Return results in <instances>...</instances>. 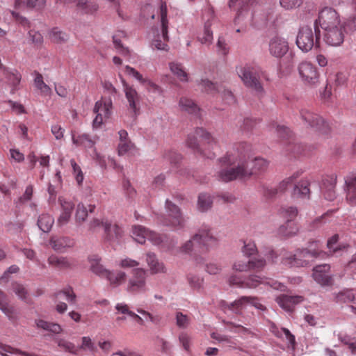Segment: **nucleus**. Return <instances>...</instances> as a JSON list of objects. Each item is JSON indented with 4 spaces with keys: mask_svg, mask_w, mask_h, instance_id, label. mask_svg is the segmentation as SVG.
<instances>
[{
    "mask_svg": "<svg viewBox=\"0 0 356 356\" xmlns=\"http://www.w3.org/2000/svg\"><path fill=\"white\" fill-rule=\"evenodd\" d=\"M303 0H280V3L286 10L298 8L302 5Z\"/></svg>",
    "mask_w": 356,
    "mask_h": 356,
    "instance_id": "69168bd1",
    "label": "nucleus"
},
{
    "mask_svg": "<svg viewBox=\"0 0 356 356\" xmlns=\"http://www.w3.org/2000/svg\"><path fill=\"white\" fill-rule=\"evenodd\" d=\"M132 237L136 241L140 244L145 243L146 239L149 240L154 245H159L163 242L161 236L142 225L133 226Z\"/></svg>",
    "mask_w": 356,
    "mask_h": 356,
    "instance_id": "f3484780",
    "label": "nucleus"
},
{
    "mask_svg": "<svg viewBox=\"0 0 356 356\" xmlns=\"http://www.w3.org/2000/svg\"><path fill=\"white\" fill-rule=\"evenodd\" d=\"M48 264L59 269H65L70 267V264L66 257H58L52 254L48 258Z\"/></svg>",
    "mask_w": 356,
    "mask_h": 356,
    "instance_id": "de8ad7c7",
    "label": "nucleus"
},
{
    "mask_svg": "<svg viewBox=\"0 0 356 356\" xmlns=\"http://www.w3.org/2000/svg\"><path fill=\"white\" fill-rule=\"evenodd\" d=\"M123 86L129 108L132 110L134 114H137L139 111L140 95L135 88L127 83L123 82Z\"/></svg>",
    "mask_w": 356,
    "mask_h": 356,
    "instance_id": "cd10ccee",
    "label": "nucleus"
},
{
    "mask_svg": "<svg viewBox=\"0 0 356 356\" xmlns=\"http://www.w3.org/2000/svg\"><path fill=\"white\" fill-rule=\"evenodd\" d=\"M318 252L316 250L310 251L307 249L298 250L296 254H292L285 250H281L279 254L273 250H270L267 254V258L272 262H276L278 257H281V262L287 266H304L309 261L310 259L316 257Z\"/></svg>",
    "mask_w": 356,
    "mask_h": 356,
    "instance_id": "20e7f679",
    "label": "nucleus"
},
{
    "mask_svg": "<svg viewBox=\"0 0 356 356\" xmlns=\"http://www.w3.org/2000/svg\"><path fill=\"white\" fill-rule=\"evenodd\" d=\"M146 271L140 268L132 270V275L128 280L126 290L132 294L143 293L147 291Z\"/></svg>",
    "mask_w": 356,
    "mask_h": 356,
    "instance_id": "ddd939ff",
    "label": "nucleus"
},
{
    "mask_svg": "<svg viewBox=\"0 0 356 356\" xmlns=\"http://www.w3.org/2000/svg\"><path fill=\"white\" fill-rule=\"evenodd\" d=\"M300 172H296L291 177L281 181L277 188H264V195L270 198L280 193H284L288 188L293 187V195L294 197H305L309 195L310 190L309 183L307 180H302L296 184L297 179L300 177Z\"/></svg>",
    "mask_w": 356,
    "mask_h": 356,
    "instance_id": "7ed1b4c3",
    "label": "nucleus"
},
{
    "mask_svg": "<svg viewBox=\"0 0 356 356\" xmlns=\"http://www.w3.org/2000/svg\"><path fill=\"white\" fill-rule=\"evenodd\" d=\"M244 85L251 88L257 95L262 96L264 89L260 82L261 71L259 67L245 65L236 69Z\"/></svg>",
    "mask_w": 356,
    "mask_h": 356,
    "instance_id": "0eeeda50",
    "label": "nucleus"
},
{
    "mask_svg": "<svg viewBox=\"0 0 356 356\" xmlns=\"http://www.w3.org/2000/svg\"><path fill=\"white\" fill-rule=\"evenodd\" d=\"M49 244L57 252H64L66 248L73 246L74 241L67 236H53L51 237Z\"/></svg>",
    "mask_w": 356,
    "mask_h": 356,
    "instance_id": "c756f323",
    "label": "nucleus"
},
{
    "mask_svg": "<svg viewBox=\"0 0 356 356\" xmlns=\"http://www.w3.org/2000/svg\"><path fill=\"white\" fill-rule=\"evenodd\" d=\"M305 300L302 296H288L282 294L276 298L277 304L285 311L292 312L296 305Z\"/></svg>",
    "mask_w": 356,
    "mask_h": 356,
    "instance_id": "393cba45",
    "label": "nucleus"
},
{
    "mask_svg": "<svg viewBox=\"0 0 356 356\" xmlns=\"http://www.w3.org/2000/svg\"><path fill=\"white\" fill-rule=\"evenodd\" d=\"M90 270L95 275L105 277L108 270L106 269L101 264V258L98 255H91L88 257Z\"/></svg>",
    "mask_w": 356,
    "mask_h": 356,
    "instance_id": "72a5a7b5",
    "label": "nucleus"
},
{
    "mask_svg": "<svg viewBox=\"0 0 356 356\" xmlns=\"http://www.w3.org/2000/svg\"><path fill=\"white\" fill-rule=\"evenodd\" d=\"M125 72L129 75H132L135 79H136L141 84L144 85L149 90H152L154 92L159 90V86L152 82L150 80L147 79H145L143 77L142 74H140L137 70L134 68L127 65L125 67Z\"/></svg>",
    "mask_w": 356,
    "mask_h": 356,
    "instance_id": "473e14b6",
    "label": "nucleus"
},
{
    "mask_svg": "<svg viewBox=\"0 0 356 356\" xmlns=\"http://www.w3.org/2000/svg\"><path fill=\"white\" fill-rule=\"evenodd\" d=\"M265 265L266 261L260 258L249 259L248 261L238 260L234 264L233 268L239 272L248 270L259 271L264 268Z\"/></svg>",
    "mask_w": 356,
    "mask_h": 356,
    "instance_id": "5701e85b",
    "label": "nucleus"
},
{
    "mask_svg": "<svg viewBox=\"0 0 356 356\" xmlns=\"http://www.w3.org/2000/svg\"><path fill=\"white\" fill-rule=\"evenodd\" d=\"M270 130L277 134V136L282 140H289L284 147V154L286 156H298L305 154V147L302 144L296 143L291 139V132L289 129L283 125L273 124Z\"/></svg>",
    "mask_w": 356,
    "mask_h": 356,
    "instance_id": "1a4fd4ad",
    "label": "nucleus"
},
{
    "mask_svg": "<svg viewBox=\"0 0 356 356\" xmlns=\"http://www.w3.org/2000/svg\"><path fill=\"white\" fill-rule=\"evenodd\" d=\"M71 165L73 169V173L75 176L76 181L77 184L81 186L83 181V174L80 166L76 163L74 159L70 161Z\"/></svg>",
    "mask_w": 356,
    "mask_h": 356,
    "instance_id": "bf43d9fd",
    "label": "nucleus"
},
{
    "mask_svg": "<svg viewBox=\"0 0 356 356\" xmlns=\"http://www.w3.org/2000/svg\"><path fill=\"white\" fill-rule=\"evenodd\" d=\"M58 346L64 350L70 353L76 355L78 353V348L76 347L73 343L64 339H60L58 340Z\"/></svg>",
    "mask_w": 356,
    "mask_h": 356,
    "instance_id": "6e6d98bb",
    "label": "nucleus"
},
{
    "mask_svg": "<svg viewBox=\"0 0 356 356\" xmlns=\"http://www.w3.org/2000/svg\"><path fill=\"white\" fill-rule=\"evenodd\" d=\"M179 106L181 111L195 116H197L200 111L199 106L193 100L187 97H181L179 100Z\"/></svg>",
    "mask_w": 356,
    "mask_h": 356,
    "instance_id": "a19ab883",
    "label": "nucleus"
},
{
    "mask_svg": "<svg viewBox=\"0 0 356 356\" xmlns=\"http://www.w3.org/2000/svg\"><path fill=\"white\" fill-rule=\"evenodd\" d=\"M319 30L315 29L314 32L309 26H302L297 35L296 44L304 52L309 51L316 45L319 46Z\"/></svg>",
    "mask_w": 356,
    "mask_h": 356,
    "instance_id": "9d476101",
    "label": "nucleus"
},
{
    "mask_svg": "<svg viewBox=\"0 0 356 356\" xmlns=\"http://www.w3.org/2000/svg\"><path fill=\"white\" fill-rule=\"evenodd\" d=\"M56 2L64 4L75 3L77 8L86 14H93L99 8L96 0H56Z\"/></svg>",
    "mask_w": 356,
    "mask_h": 356,
    "instance_id": "b1692460",
    "label": "nucleus"
},
{
    "mask_svg": "<svg viewBox=\"0 0 356 356\" xmlns=\"http://www.w3.org/2000/svg\"><path fill=\"white\" fill-rule=\"evenodd\" d=\"M212 197L209 194L201 193L198 197L197 207L201 211H206L211 207Z\"/></svg>",
    "mask_w": 356,
    "mask_h": 356,
    "instance_id": "8fccbe9b",
    "label": "nucleus"
},
{
    "mask_svg": "<svg viewBox=\"0 0 356 356\" xmlns=\"http://www.w3.org/2000/svg\"><path fill=\"white\" fill-rule=\"evenodd\" d=\"M33 84L42 96H51V88L44 83L42 75L37 71L34 72Z\"/></svg>",
    "mask_w": 356,
    "mask_h": 356,
    "instance_id": "e433bc0d",
    "label": "nucleus"
},
{
    "mask_svg": "<svg viewBox=\"0 0 356 356\" xmlns=\"http://www.w3.org/2000/svg\"><path fill=\"white\" fill-rule=\"evenodd\" d=\"M289 45L286 39L275 35L269 41L268 50L271 56L275 58H282L289 51Z\"/></svg>",
    "mask_w": 356,
    "mask_h": 356,
    "instance_id": "aec40b11",
    "label": "nucleus"
},
{
    "mask_svg": "<svg viewBox=\"0 0 356 356\" xmlns=\"http://www.w3.org/2000/svg\"><path fill=\"white\" fill-rule=\"evenodd\" d=\"M327 183H328L327 188H323V195L326 200L329 201H332L336 196L334 188L337 184V176L332 175L331 177L325 179L323 180V186L325 187Z\"/></svg>",
    "mask_w": 356,
    "mask_h": 356,
    "instance_id": "58836bf2",
    "label": "nucleus"
},
{
    "mask_svg": "<svg viewBox=\"0 0 356 356\" xmlns=\"http://www.w3.org/2000/svg\"><path fill=\"white\" fill-rule=\"evenodd\" d=\"M105 277L109 282L111 286L117 287L125 282L127 275L124 272L121 270H117L115 272L108 270Z\"/></svg>",
    "mask_w": 356,
    "mask_h": 356,
    "instance_id": "79ce46f5",
    "label": "nucleus"
},
{
    "mask_svg": "<svg viewBox=\"0 0 356 356\" xmlns=\"http://www.w3.org/2000/svg\"><path fill=\"white\" fill-rule=\"evenodd\" d=\"M186 143L195 153L210 159L216 157V152L210 149H218L216 139L202 128H197L193 133L188 134Z\"/></svg>",
    "mask_w": 356,
    "mask_h": 356,
    "instance_id": "f03ea898",
    "label": "nucleus"
},
{
    "mask_svg": "<svg viewBox=\"0 0 356 356\" xmlns=\"http://www.w3.org/2000/svg\"><path fill=\"white\" fill-rule=\"evenodd\" d=\"M95 209V205L89 204L87 207L83 203L78 204L75 213V221L77 224L81 225L86 221L88 213H93Z\"/></svg>",
    "mask_w": 356,
    "mask_h": 356,
    "instance_id": "c9c22d12",
    "label": "nucleus"
},
{
    "mask_svg": "<svg viewBox=\"0 0 356 356\" xmlns=\"http://www.w3.org/2000/svg\"><path fill=\"white\" fill-rule=\"evenodd\" d=\"M201 85L208 93L213 94L216 92L220 93L226 104H232L235 102V97L233 93L230 90H227L222 84L216 85L209 80H202Z\"/></svg>",
    "mask_w": 356,
    "mask_h": 356,
    "instance_id": "a211bd4d",
    "label": "nucleus"
},
{
    "mask_svg": "<svg viewBox=\"0 0 356 356\" xmlns=\"http://www.w3.org/2000/svg\"><path fill=\"white\" fill-rule=\"evenodd\" d=\"M93 111L101 114L106 118H109L112 113V101L110 98H102L95 103Z\"/></svg>",
    "mask_w": 356,
    "mask_h": 356,
    "instance_id": "2f4dec72",
    "label": "nucleus"
},
{
    "mask_svg": "<svg viewBox=\"0 0 356 356\" xmlns=\"http://www.w3.org/2000/svg\"><path fill=\"white\" fill-rule=\"evenodd\" d=\"M104 233L105 237L108 241H117L122 234V230L120 227L116 224H112L108 222L107 224H104Z\"/></svg>",
    "mask_w": 356,
    "mask_h": 356,
    "instance_id": "4c0bfd02",
    "label": "nucleus"
},
{
    "mask_svg": "<svg viewBox=\"0 0 356 356\" xmlns=\"http://www.w3.org/2000/svg\"><path fill=\"white\" fill-rule=\"evenodd\" d=\"M216 243L217 239L209 229H202L181 247V251L184 253L193 250L199 252H207L209 248L214 246Z\"/></svg>",
    "mask_w": 356,
    "mask_h": 356,
    "instance_id": "423d86ee",
    "label": "nucleus"
},
{
    "mask_svg": "<svg viewBox=\"0 0 356 356\" xmlns=\"http://www.w3.org/2000/svg\"><path fill=\"white\" fill-rule=\"evenodd\" d=\"M229 283L231 285H236L239 287H248V288H255L259 284L264 283L263 278L257 276V275H251L247 280V281L243 282L241 279L232 276L229 278Z\"/></svg>",
    "mask_w": 356,
    "mask_h": 356,
    "instance_id": "7c9ffc66",
    "label": "nucleus"
},
{
    "mask_svg": "<svg viewBox=\"0 0 356 356\" xmlns=\"http://www.w3.org/2000/svg\"><path fill=\"white\" fill-rule=\"evenodd\" d=\"M58 202L62 209L61 212L69 213L72 214V211L74 207V204L72 202L67 200L63 197H60L58 198Z\"/></svg>",
    "mask_w": 356,
    "mask_h": 356,
    "instance_id": "e2e57ef3",
    "label": "nucleus"
},
{
    "mask_svg": "<svg viewBox=\"0 0 356 356\" xmlns=\"http://www.w3.org/2000/svg\"><path fill=\"white\" fill-rule=\"evenodd\" d=\"M280 215L286 221L295 222L298 215V209L293 207H285L280 209Z\"/></svg>",
    "mask_w": 356,
    "mask_h": 356,
    "instance_id": "603ef678",
    "label": "nucleus"
},
{
    "mask_svg": "<svg viewBox=\"0 0 356 356\" xmlns=\"http://www.w3.org/2000/svg\"><path fill=\"white\" fill-rule=\"evenodd\" d=\"M355 300V295L353 289H343L341 291L334 294V301L337 303L350 302Z\"/></svg>",
    "mask_w": 356,
    "mask_h": 356,
    "instance_id": "a18cd8bd",
    "label": "nucleus"
},
{
    "mask_svg": "<svg viewBox=\"0 0 356 356\" xmlns=\"http://www.w3.org/2000/svg\"><path fill=\"white\" fill-rule=\"evenodd\" d=\"M13 290L20 299L25 301L26 300L28 292L22 284L17 282L13 283Z\"/></svg>",
    "mask_w": 356,
    "mask_h": 356,
    "instance_id": "052dcab7",
    "label": "nucleus"
},
{
    "mask_svg": "<svg viewBox=\"0 0 356 356\" xmlns=\"http://www.w3.org/2000/svg\"><path fill=\"white\" fill-rule=\"evenodd\" d=\"M108 221L104 219L92 218L88 224V230L94 232L99 227H103L104 229V224H107Z\"/></svg>",
    "mask_w": 356,
    "mask_h": 356,
    "instance_id": "680f3d73",
    "label": "nucleus"
},
{
    "mask_svg": "<svg viewBox=\"0 0 356 356\" xmlns=\"http://www.w3.org/2000/svg\"><path fill=\"white\" fill-rule=\"evenodd\" d=\"M248 305H250L261 310L266 309V307L259 302L258 298L248 296H243L238 300L231 303L229 306V309L232 310L236 314H240Z\"/></svg>",
    "mask_w": 356,
    "mask_h": 356,
    "instance_id": "4be33fe9",
    "label": "nucleus"
},
{
    "mask_svg": "<svg viewBox=\"0 0 356 356\" xmlns=\"http://www.w3.org/2000/svg\"><path fill=\"white\" fill-rule=\"evenodd\" d=\"M225 323L232 332L241 334H249L250 332L248 328L242 326L241 325L235 324L229 321L225 322Z\"/></svg>",
    "mask_w": 356,
    "mask_h": 356,
    "instance_id": "0e129e2a",
    "label": "nucleus"
},
{
    "mask_svg": "<svg viewBox=\"0 0 356 356\" xmlns=\"http://www.w3.org/2000/svg\"><path fill=\"white\" fill-rule=\"evenodd\" d=\"M54 222V218L49 214L44 213L39 216L38 225L44 232H49Z\"/></svg>",
    "mask_w": 356,
    "mask_h": 356,
    "instance_id": "49530a36",
    "label": "nucleus"
},
{
    "mask_svg": "<svg viewBox=\"0 0 356 356\" xmlns=\"http://www.w3.org/2000/svg\"><path fill=\"white\" fill-rule=\"evenodd\" d=\"M299 74L306 83L315 85L318 82L319 73L316 67L310 62L303 61L298 66Z\"/></svg>",
    "mask_w": 356,
    "mask_h": 356,
    "instance_id": "6ab92c4d",
    "label": "nucleus"
},
{
    "mask_svg": "<svg viewBox=\"0 0 356 356\" xmlns=\"http://www.w3.org/2000/svg\"><path fill=\"white\" fill-rule=\"evenodd\" d=\"M72 139L74 145L84 148H92L96 143L95 139L87 134H73Z\"/></svg>",
    "mask_w": 356,
    "mask_h": 356,
    "instance_id": "f704fd0d",
    "label": "nucleus"
},
{
    "mask_svg": "<svg viewBox=\"0 0 356 356\" xmlns=\"http://www.w3.org/2000/svg\"><path fill=\"white\" fill-rule=\"evenodd\" d=\"M165 208L168 212V218L161 216L159 221L161 225L179 229L184 227L185 220L182 217L180 209L175 204L169 200L165 202Z\"/></svg>",
    "mask_w": 356,
    "mask_h": 356,
    "instance_id": "9b49d317",
    "label": "nucleus"
},
{
    "mask_svg": "<svg viewBox=\"0 0 356 356\" xmlns=\"http://www.w3.org/2000/svg\"><path fill=\"white\" fill-rule=\"evenodd\" d=\"M298 231L299 228L297 223L292 221H286L279 228V234L286 237L296 235Z\"/></svg>",
    "mask_w": 356,
    "mask_h": 356,
    "instance_id": "c03bdc74",
    "label": "nucleus"
},
{
    "mask_svg": "<svg viewBox=\"0 0 356 356\" xmlns=\"http://www.w3.org/2000/svg\"><path fill=\"white\" fill-rule=\"evenodd\" d=\"M187 280L190 286L195 290L200 289L203 284V279L193 273L187 275Z\"/></svg>",
    "mask_w": 356,
    "mask_h": 356,
    "instance_id": "4d7b16f0",
    "label": "nucleus"
},
{
    "mask_svg": "<svg viewBox=\"0 0 356 356\" xmlns=\"http://www.w3.org/2000/svg\"><path fill=\"white\" fill-rule=\"evenodd\" d=\"M202 21L204 22L203 33L198 36V40L204 44H210L213 41V32L211 26L215 18L213 8L207 6L202 11Z\"/></svg>",
    "mask_w": 356,
    "mask_h": 356,
    "instance_id": "4468645a",
    "label": "nucleus"
},
{
    "mask_svg": "<svg viewBox=\"0 0 356 356\" xmlns=\"http://www.w3.org/2000/svg\"><path fill=\"white\" fill-rule=\"evenodd\" d=\"M167 6L165 3H162L160 6V18L161 24V35L158 34L152 42V46L158 50H168V45L167 42L168 41V20L167 19Z\"/></svg>",
    "mask_w": 356,
    "mask_h": 356,
    "instance_id": "f8f14e48",
    "label": "nucleus"
},
{
    "mask_svg": "<svg viewBox=\"0 0 356 356\" xmlns=\"http://www.w3.org/2000/svg\"><path fill=\"white\" fill-rule=\"evenodd\" d=\"M216 243L217 239L209 229H202L181 247V251L184 253L193 250L199 252H207L209 248L214 246Z\"/></svg>",
    "mask_w": 356,
    "mask_h": 356,
    "instance_id": "39448f33",
    "label": "nucleus"
},
{
    "mask_svg": "<svg viewBox=\"0 0 356 356\" xmlns=\"http://www.w3.org/2000/svg\"><path fill=\"white\" fill-rule=\"evenodd\" d=\"M0 309L9 318L13 313V309L9 306L6 295L0 291Z\"/></svg>",
    "mask_w": 356,
    "mask_h": 356,
    "instance_id": "5fc2aeb1",
    "label": "nucleus"
},
{
    "mask_svg": "<svg viewBox=\"0 0 356 356\" xmlns=\"http://www.w3.org/2000/svg\"><path fill=\"white\" fill-rule=\"evenodd\" d=\"M6 83L10 87V92L14 94L19 90V86L22 80V75L19 72L15 69H9L3 76Z\"/></svg>",
    "mask_w": 356,
    "mask_h": 356,
    "instance_id": "c85d7f7f",
    "label": "nucleus"
},
{
    "mask_svg": "<svg viewBox=\"0 0 356 356\" xmlns=\"http://www.w3.org/2000/svg\"><path fill=\"white\" fill-rule=\"evenodd\" d=\"M301 119L310 127L316 131L326 133L328 125L325 120L318 114L312 112L308 108H302L300 111Z\"/></svg>",
    "mask_w": 356,
    "mask_h": 356,
    "instance_id": "2eb2a0df",
    "label": "nucleus"
},
{
    "mask_svg": "<svg viewBox=\"0 0 356 356\" xmlns=\"http://www.w3.org/2000/svg\"><path fill=\"white\" fill-rule=\"evenodd\" d=\"M330 266L327 264L318 265L314 269L313 277L321 285L332 284V279L329 271Z\"/></svg>",
    "mask_w": 356,
    "mask_h": 356,
    "instance_id": "a878e982",
    "label": "nucleus"
},
{
    "mask_svg": "<svg viewBox=\"0 0 356 356\" xmlns=\"http://www.w3.org/2000/svg\"><path fill=\"white\" fill-rule=\"evenodd\" d=\"M250 146L241 143L232 150L218 159L220 169L217 172L218 180L228 182L236 179L250 177L266 170L268 162L260 157L250 160L249 152Z\"/></svg>",
    "mask_w": 356,
    "mask_h": 356,
    "instance_id": "f257e3e1",
    "label": "nucleus"
},
{
    "mask_svg": "<svg viewBox=\"0 0 356 356\" xmlns=\"http://www.w3.org/2000/svg\"><path fill=\"white\" fill-rule=\"evenodd\" d=\"M355 29V24L350 23L346 19L343 22V24L339 26L323 30V38L327 44L332 47H338L343 42L345 34L348 32H353Z\"/></svg>",
    "mask_w": 356,
    "mask_h": 356,
    "instance_id": "6e6552de",
    "label": "nucleus"
},
{
    "mask_svg": "<svg viewBox=\"0 0 356 356\" xmlns=\"http://www.w3.org/2000/svg\"><path fill=\"white\" fill-rule=\"evenodd\" d=\"M146 261L152 274L165 272V267L163 263L160 262L155 254L148 252L146 254Z\"/></svg>",
    "mask_w": 356,
    "mask_h": 356,
    "instance_id": "ea45409f",
    "label": "nucleus"
},
{
    "mask_svg": "<svg viewBox=\"0 0 356 356\" xmlns=\"http://www.w3.org/2000/svg\"><path fill=\"white\" fill-rule=\"evenodd\" d=\"M81 345L79 347V349L86 350H88L90 351L94 352L96 350V347L92 342V339L89 337H83L81 338Z\"/></svg>",
    "mask_w": 356,
    "mask_h": 356,
    "instance_id": "774afa93",
    "label": "nucleus"
},
{
    "mask_svg": "<svg viewBox=\"0 0 356 356\" xmlns=\"http://www.w3.org/2000/svg\"><path fill=\"white\" fill-rule=\"evenodd\" d=\"M170 69L174 75L177 76L180 81H188V74L181 64L178 63H170Z\"/></svg>",
    "mask_w": 356,
    "mask_h": 356,
    "instance_id": "3c124183",
    "label": "nucleus"
},
{
    "mask_svg": "<svg viewBox=\"0 0 356 356\" xmlns=\"http://www.w3.org/2000/svg\"><path fill=\"white\" fill-rule=\"evenodd\" d=\"M35 323L38 328L47 330L55 334L60 333L63 330L59 324L49 323L42 319L37 320Z\"/></svg>",
    "mask_w": 356,
    "mask_h": 356,
    "instance_id": "09e8293b",
    "label": "nucleus"
},
{
    "mask_svg": "<svg viewBox=\"0 0 356 356\" xmlns=\"http://www.w3.org/2000/svg\"><path fill=\"white\" fill-rule=\"evenodd\" d=\"M30 42L37 48H40L44 42L42 34L34 29L30 30L28 33Z\"/></svg>",
    "mask_w": 356,
    "mask_h": 356,
    "instance_id": "864d4df0",
    "label": "nucleus"
},
{
    "mask_svg": "<svg viewBox=\"0 0 356 356\" xmlns=\"http://www.w3.org/2000/svg\"><path fill=\"white\" fill-rule=\"evenodd\" d=\"M242 250L245 255L248 257H250L257 252L255 243L250 241L244 242Z\"/></svg>",
    "mask_w": 356,
    "mask_h": 356,
    "instance_id": "338daca9",
    "label": "nucleus"
},
{
    "mask_svg": "<svg viewBox=\"0 0 356 356\" xmlns=\"http://www.w3.org/2000/svg\"><path fill=\"white\" fill-rule=\"evenodd\" d=\"M135 149L134 144L130 140L120 142L118 144V154L119 155H124L129 153Z\"/></svg>",
    "mask_w": 356,
    "mask_h": 356,
    "instance_id": "13d9d810",
    "label": "nucleus"
},
{
    "mask_svg": "<svg viewBox=\"0 0 356 356\" xmlns=\"http://www.w3.org/2000/svg\"><path fill=\"white\" fill-rule=\"evenodd\" d=\"M346 200L350 206H356V172L345 178Z\"/></svg>",
    "mask_w": 356,
    "mask_h": 356,
    "instance_id": "bb28decb",
    "label": "nucleus"
},
{
    "mask_svg": "<svg viewBox=\"0 0 356 356\" xmlns=\"http://www.w3.org/2000/svg\"><path fill=\"white\" fill-rule=\"evenodd\" d=\"M257 0H229L228 3L229 8L231 10L236 11V15L234 19L235 24H240L244 17L248 14V10L250 6Z\"/></svg>",
    "mask_w": 356,
    "mask_h": 356,
    "instance_id": "412c9836",
    "label": "nucleus"
},
{
    "mask_svg": "<svg viewBox=\"0 0 356 356\" xmlns=\"http://www.w3.org/2000/svg\"><path fill=\"white\" fill-rule=\"evenodd\" d=\"M317 21L323 30L343 24L339 13L330 7H325L320 11Z\"/></svg>",
    "mask_w": 356,
    "mask_h": 356,
    "instance_id": "dca6fc26",
    "label": "nucleus"
},
{
    "mask_svg": "<svg viewBox=\"0 0 356 356\" xmlns=\"http://www.w3.org/2000/svg\"><path fill=\"white\" fill-rule=\"evenodd\" d=\"M49 38L52 42L60 44L66 43L70 39L69 35L58 27H54L49 31Z\"/></svg>",
    "mask_w": 356,
    "mask_h": 356,
    "instance_id": "37998d69",
    "label": "nucleus"
}]
</instances>
